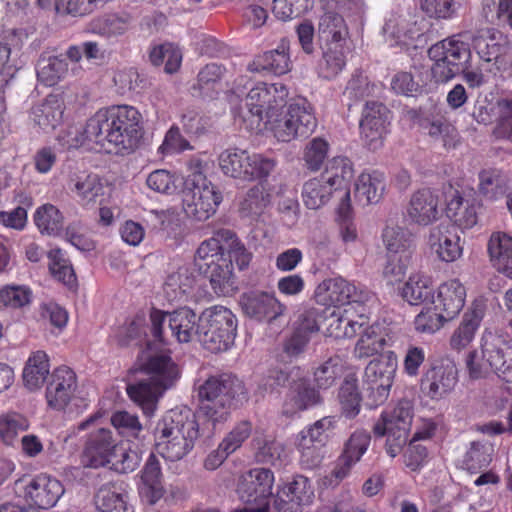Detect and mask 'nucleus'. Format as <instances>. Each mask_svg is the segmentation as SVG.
<instances>
[{"label":"nucleus","instance_id":"nucleus-1","mask_svg":"<svg viewBox=\"0 0 512 512\" xmlns=\"http://www.w3.org/2000/svg\"><path fill=\"white\" fill-rule=\"evenodd\" d=\"M141 114L132 106L120 105L99 110L84 128L71 126L67 130L66 144L78 147L85 141L105 146L113 145L119 150H133L141 136Z\"/></svg>","mask_w":512,"mask_h":512},{"label":"nucleus","instance_id":"nucleus-2","mask_svg":"<svg viewBox=\"0 0 512 512\" xmlns=\"http://www.w3.org/2000/svg\"><path fill=\"white\" fill-rule=\"evenodd\" d=\"M139 371L147 378L127 385L129 398L146 415H152L159 399L171 389L180 378L179 366L164 352L143 351L138 359Z\"/></svg>","mask_w":512,"mask_h":512},{"label":"nucleus","instance_id":"nucleus-3","mask_svg":"<svg viewBox=\"0 0 512 512\" xmlns=\"http://www.w3.org/2000/svg\"><path fill=\"white\" fill-rule=\"evenodd\" d=\"M198 395L197 413L202 423V434L210 438L229 419L232 400L245 398L246 389L236 376L224 373L209 377L200 385Z\"/></svg>","mask_w":512,"mask_h":512},{"label":"nucleus","instance_id":"nucleus-4","mask_svg":"<svg viewBox=\"0 0 512 512\" xmlns=\"http://www.w3.org/2000/svg\"><path fill=\"white\" fill-rule=\"evenodd\" d=\"M199 436V425L189 411L170 410L157 423L155 446L166 460L183 459L194 447Z\"/></svg>","mask_w":512,"mask_h":512},{"label":"nucleus","instance_id":"nucleus-5","mask_svg":"<svg viewBox=\"0 0 512 512\" xmlns=\"http://www.w3.org/2000/svg\"><path fill=\"white\" fill-rule=\"evenodd\" d=\"M466 366L473 379L492 370L504 381L512 382V346L497 336L486 335L482 338L481 356L475 351L470 352Z\"/></svg>","mask_w":512,"mask_h":512},{"label":"nucleus","instance_id":"nucleus-6","mask_svg":"<svg viewBox=\"0 0 512 512\" xmlns=\"http://www.w3.org/2000/svg\"><path fill=\"white\" fill-rule=\"evenodd\" d=\"M200 343L212 352L228 350L235 341L237 319L226 307L213 306L205 309L198 317Z\"/></svg>","mask_w":512,"mask_h":512},{"label":"nucleus","instance_id":"nucleus-7","mask_svg":"<svg viewBox=\"0 0 512 512\" xmlns=\"http://www.w3.org/2000/svg\"><path fill=\"white\" fill-rule=\"evenodd\" d=\"M428 56L433 61L432 78L436 83H446L465 71L471 51L468 43L454 35L432 45Z\"/></svg>","mask_w":512,"mask_h":512},{"label":"nucleus","instance_id":"nucleus-8","mask_svg":"<svg viewBox=\"0 0 512 512\" xmlns=\"http://www.w3.org/2000/svg\"><path fill=\"white\" fill-rule=\"evenodd\" d=\"M222 195L201 171H193L184 181L182 205L185 214L196 221H205L215 212Z\"/></svg>","mask_w":512,"mask_h":512},{"label":"nucleus","instance_id":"nucleus-9","mask_svg":"<svg viewBox=\"0 0 512 512\" xmlns=\"http://www.w3.org/2000/svg\"><path fill=\"white\" fill-rule=\"evenodd\" d=\"M196 313L188 308L181 307L173 312H163L153 309L150 313L151 332L159 343H168L165 328L171 332L179 343H188L195 337L200 341L199 321Z\"/></svg>","mask_w":512,"mask_h":512},{"label":"nucleus","instance_id":"nucleus-10","mask_svg":"<svg viewBox=\"0 0 512 512\" xmlns=\"http://www.w3.org/2000/svg\"><path fill=\"white\" fill-rule=\"evenodd\" d=\"M413 408L409 401H400L394 408L382 412L373 426L378 437L386 436V452L396 457L409 441Z\"/></svg>","mask_w":512,"mask_h":512},{"label":"nucleus","instance_id":"nucleus-11","mask_svg":"<svg viewBox=\"0 0 512 512\" xmlns=\"http://www.w3.org/2000/svg\"><path fill=\"white\" fill-rule=\"evenodd\" d=\"M219 165L227 176L254 180L269 176L276 162L273 158L262 154H249L248 151L241 149H227L220 154Z\"/></svg>","mask_w":512,"mask_h":512},{"label":"nucleus","instance_id":"nucleus-12","mask_svg":"<svg viewBox=\"0 0 512 512\" xmlns=\"http://www.w3.org/2000/svg\"><path fill=\"white\" fill-rule=\"evenodd\" d=\"M289 91L283 83H257L246 95L249 113L264 124L283 114L288 103Z\"/></svg>","mask_w":512,"mask_h":512},{"label":"nucleus","instance_id":"nucleus-13","mask_svg":"<svg viewBox=\"0 0 512 512\" xmlns=\"http://www.w3.org/2000/svg\"><path fill=\"white\" fill-rule=\"evenodd\" d=\"M77 377L72 369L61 366L55 369L46 388L48 405L57 410L69 406L70 412L79 413L86 409L88 403L85 399L76 397Z\"/></svg>","mask_w":512,"mask_h":512},{"label":"nucleus","instance_id":"nucleus-14","mask_svg":"<svg viewBox=\"0 0 512 512\" xmlns=\"http://www.w3.org/2000/svg\"><path fill=\"white\" fill-rule=\"evenodd\" d=\"M274 473L268 468H253L243 473L237 484V495L246 507L269 510L272 496Z\"/></svg>","mask_w":512,"mask_h":512},{"label":"nucleus","instance_id":"nucleus-15","mask_svg":"<svg viewBox=\"0 0 512 512\" xmlns=\"http://www.w3.org/2000/svg\"><path fill=\"white\" fill-rule=\"evenodd\" d=\"M397 370V357L389 351L373 359L364 371V383L370 391L375 405L386 401Z\"/></svg>","mask_w":512,"mask_h":512},{"label":"nucleus","instance_id":"nucleus-16","mask_svg":"<svg viewBox=\"0 0 512 512\" xmlns=\"http://www.w3.org/2000/svg\"><path fill=\"white\" fill-rule=\"evenodd\" d=\"M473 45L483 61L493 62L494 69L490 68L491 72L511 74L512 49L501 32L494 29L484 30L474 37Z\"/></svg>","mask_w":512,"mask_h":512},{"label":"nucleus","instance_id":"nucleus-17","mask_svg":"<svg viewBox=\"0 0 512 512\" xmlns=\"http://www.w3.org/2000/svg\"><path fill=\"white\" fill-rule=\"evenodd\" d=\"M370 292L356 287L343 278H331L321 282L314 293L316 302L322 306L364 303L370 299Z\"/></svg>","mask_w":512,"mask_h":512},{"label":"nucleus","instance_id":"nucleus-18","mask_svg":"<svg viewBox=\"0 0 512 512\" xmlns=\"http://www.w3.org/2000/svg\"><path fill=\"white\" fill-rule=\"evenodd\" d=\"M21 483L26 502L39 509L55 506L65 492L64 486L58 479L45 473L22 480Z\"/></svg>","mask_w":512,"mask_h":512},{"label":"nucleus","instance_id":"nucleus-19","mask_svg":"<svg viewBox=\"0 0 512 512\" xmlns=\"http://www.w3.org/2000/svg\"><path fill=\"white\" fill-rule=\"evenodd\" d=\"M389 117L390 111L383 103L366 101L359 126L362 139L369 149L376 150L382 146Z\"/></svg>","mask_w":512,"mask_h":512},{"label":"nucleus","instance_id":"nucleus-20","mask_svg":"<svg viewBox=\"0 0 512 512\" xmlns=\"http://www.w3.org/2000/svg\"><path fill=\"white\" fill-rule=\"evenodd\" d=\"M457 382L456 364L450 359H442L423 375L421 389L431 399H441L453 391Z\"/></svg>","mask_w":512,"mask_h":512},{"label":"nucleus","instance_id":"nucleus-21","mask_svg":"<svg viewBox=\"0 0 512 512\" xmlns=\"http://www.w3.org/2000/svg\"><path fill=\"white\" fill-rule=\"evenodd\" d=\"M313 498L311 481L297 475L278 489L274 505L278 512H302L305 506L313 502Z\"/></svg>","mask_w":512,"mask_h":512},{"label":"nucleus","instance_id":"nucleus-22","mask_svg":"<svg viewBox=\"0 0 512 512\" xmlns=\"http://www.w3.org/2000/svg\"><path fill=\"white\" fill-rule=\"evenodd\" d=\"M239 304L247 317L259 322L271 323L286 311V306L274 294L263 291L242 294Z\"/></svg>","mask_w":512,"mask_h":512},{"label":"nucleus","instance_id":"nucleus-23","mask_svg":"<svg viewBox=\"0 0 512 512\" xmlns=\"http://www.w3.org/2000/svg\"><path fill=\"white\" fill-rule=\"evenodd\" d=\"M321 177L334 188L335 194H339L340 204L338 213L347 216L351 211L349 181L353 177L351 162L346 157H334L326 164Z\"/></svg>","mask_w":512,"mask_h":512},{"label":"nucleus","instance_id":"nucleus-24","mask_svg":"<svg viewBox=\"0 0 512 512\" xmlns=\"http://www.w3.org/2000/svg\"><path fill=\"white\" fill-rule=\"evenodd\" d=\"M139 478L138 493L144 503L153 505L164 496L161 463L155 454L151 453L148 456Z\"/></svg>","mask_w":512,"mask_h":512},{"label":"nucleus","instance_id":"nucleus-25","mask_svg":"<svg viewBox=\"0 0 512 512\" xmlns=\"http://www.w3.org/2000/svg\"><path fill=\"white\" fill-rule=\"evenodd\" d=\"M370 442L371 436L368 432L357 430L352 433L345 442L343 452L332 475L339 481L344 479L349 474L351 468L360 461L367 451Z\"/></svg>","mask_w":512,"mask_h":512},{"label":"nucleus","instance_id":"nucleus-26","mask_svg":"<svg viewBox=\"0 0 512 512\" xmlns=\"http://www.w3.org/2000/svg\"><path fill=\"white\" fill-rule=\"evenodd\" d=\"M321 401L320 393L311 386L308 380H294L290 384L283 403L282 413L291 417L300 411H304L321 403Z\"/></svg>","mask_w":512,"mask_h":512},{"label":"nucleus","instance_id":"nucleus-27","mask_svg":"<svg viewBox=\"0 0 512 512\" xmlns=\"http://www.w3.org/2000/svg\"><path fill=\"white\" fill-rule=\"evenodd\" d=\"M439 198L430 189L415 192L407 207V217L411 223L427 226L439 217Z\"/></svg>","mask_w":512,"mask_h":512},{"label":"nucleus","instance_id":"nucleus-28","mask_svg":"<svg viewBox=\"0 0 512 512\" xmlns=\"http://www.w3.org/2000/svg\"><path fill=\"white\" fill-rule=\"evenodd\" d=\"M429 245L437 256L445 262H453L462 255L460 237L455 228L448 224H440L431 229Z\"/></svg>","mask_w":512,"mask_h":512},{"label":"nucleus","instance_id":"nucleus-29","mask_svg":"<svg viewBox=\"0 0 512 512\" xmlns=\"http://www.w3.org/2000/svg\"><path fill=\"white\" fill-rule=\"evenodd\" d=\"M466 297L464 286L457 280L451 279L438 288L437 299L432 300L438 310L443 312L446 320L454 319L462 310Z\"/></svg>","mask_w":512,"mask_h":512},{"label":"nucleus","instance_id":"nucleus-30","mask_svg":"<svg viewBox=\"0 0 512 512\" xmlns=\"http://www.w3.org/2000/svg\"><path fill=\"white\" fill-rule=\"evenodd\" d=\"M117 446L110 429L98 428L88 435L84 452L94 465H106L115 454Z\"/></svg>","mask_w":512,"mask_h":512},{"label":"nucleus","instance_id":"nucleus-31","mask_svg":"<svg viewBox=\"0 0 512 512\" xmlns=\"http://www.w3.org/2000/svg\"><path fill=\"white\" fill-rule=\"evenodd\" d=\"M63 102L58 95L50 94L31 108L30 118L43 131L54 130L62 121Z\"/></svg>","mask_w":512,"mask_h":512},{"label":"nucleus","instance_id":"nucleus-32","mask_svg":"<svg viewBox=\"0 0 512 512\" xmlns=\"http://www.w3.org/2000/svg\"><path fill=\"white\" fill-rule=\"evenodd\" d=\"M68 188L78 198L82 205L94 204L99 196L103 195V184L96 174L75 173L68 181Z\"/></svg>","mask_w":512,"mask_h":512},{"label":"nucleus","instance_id":"nucleus-33","mask_svg":"<svg viewBox=\"0 0 512 512\" xmlns=\"http://www.w3.org/2000/svg\"><path fill=\"white\" fill-rule=\"evenodd\" d=\"M95 504L101 512H133L128 504V493L122 484L102 486L95 496Z\"/></svg>","mask_w":512,"mask_h":512},{"label":"nucleus","instance_id":"nucleus-34","mask_svg":"<svg viewBox=\"0 0 512 512\" xmlns=\"http://www.w3.org/2000/svg\"><path fill=\"white\" fill-rule=\"evenodd\" d=\"M385 190L383 173H362L356 182L355 199L361 206L376 204L380 201Z\"/></svg>","mask_w":512,"mask_h":512},{"label":"nucleus","instance_id":"nucleus-35","mask_svg":"<svg viewBox=\"0 0 512 512\" xmlns=\"http://www.w3.org/2000/svg\"><path fill=\"white\" fill-rule=\"evenodd\" d=\"M248 69L253 72L270 71L276 75H283L290 71L291 60L287 53V46L282 42L275 50L267 51L257 56L249 64Z\"/></svg>","mask_w":512,"mask_h":512},{"label":"nucleus","instance_id":"nucleus-36","mask_svg":"<svg viewBox=\"0 0 512 512\" xmlns=\"http://www.w3.org/2000/svg\"><path fill=\"white\" fill-rule=\"evenodd\" d=\"M287 105L299 137H308L317 126L313 106L306 98L300 96L288 100Z\"/></svg>","mask_w":512,"mask_h":512},{"label":"nucleus","instance_id":"nucleus-37","mask_svg":"<svg viewBox=\"0 0 512 512\" xmlns=\"http://www.w3.org/2000/svg\"><path fill=\"white\" fill-rule=\"evenodd\" d=\"M488 251L497 270L512 279V237L501 232L492 234Z\"/></svg>","mask_w":512,"mask_h":512},{"label":"nucleus","instance_id":"nucleus-38","mask_svg":"<svg viewBox=\"0 0 512 512\" xmlns=\"http://www.w3.org/2000/svg\"><path fill=\"white\" fill-rule=\"evenodd\" d=\"M348 47L344 43L327 44L318 64V73L324 79H333L345 68Z\"/></svg>","mask_w":512,"mask_h":512},{"label":"nucleus","instance_id":"nucleus-39","mask_svg":"<svg viewBox=\"0 0 512 512\" xmlns=\"http://www.w3.org/2000/svg\"><path fill=\"white\" fill-rule=\"evenodd\" d=\"M447 217L460 229H470L477 223L476 205L456 193L447 203Z\"/></svg>","mask_w":512,"mask_h":512},{"label":"nucleus","instance_id":"nucleus-40","mask_svg":"<svg viewBox=\"0 0 512 512\" xmlns=\"http://www.w3.org/2000/svg\"><path fill=\"white\" fill-rule=\"evenodd\" d=\"M327 321V331L329 335L337 339L352 338L367 324V318L365 316L359 315L357 319H353L349 316L347 310L343 313L340 310H334L327 318Z\"/></svg>","mask_w":512,"mask_h":512},{"label":"nucleus","instance_id":"nucleus-41","mask_svg":"<svg viewBox=\"0 0 512 512\" xmlns=\"http://www.w3.org/2000/svg\"><path fill=\"white\" fill-rule=\"evenodd\" d=\"M434 288L431 279L423 274H413L404 284L401 296L411 305L428 304L432 302Z\"/></svg>","mask_w":512,"mask_h":512},{"label":"nucleus","instance_id":"nucleus-42","mask_svg":"<svg viewBox=\"0 0 512 512\" xmlns=\"http://www.w3.org/2000/svg\"><path fill=\"white\" fill-rule=\"evenodd\" d=\"M38 80L46 86H54L69 72L68 63L62 56L41 55L36 66Z\"/></svg>","mask_w":512,"mask_h":512},{"label":"nucleus","instance_id":"nucleus-43","mask_svg":"<svg viewBox=\"0 0 512 512\" xmlns=\"http://www.w3.org/2000/svg\"><path fill=\"white\" fill-rule=\"evenodd\" d=\"M49 359L44 351L33 352L23 370L24 385L29 390L39 389L49 374Z\"/></svg>","mask_w":512,"mask_h":512},{"label":"nucleus","instance_id":"nucleus-44","mask_svg":"<svg viewBox=\"0 0 512 512\" xmlns=\"http://www.w3.org/2000/svg\"><path fill=\"white\" fill-rule=\"evenodd\" d=\"M339 403L342 414L348 418H355L361 408L362 397L358 389V380L354 374H348L339 389Z\"/></svg>","mask_w":512,"mask_h":512},{"label":"nucleus","instance_id":"nucleus-45","mask_svg":"<svg viewBox=\"0 0 512 512\" xmlns=\"http://www.w3.org/2000/svg\"><path fill=\"white\" fill-rule=\"evenodd\" d=\"M334 193V188L320 175L304 183L302 199L307 208L318 209L325 205Z\"/></svg>","mask_w":512,"mask_h":512},{"label":"nucleus","instance_id":"nucleus-46","mask_svg":"<svg viewBox=\"0 0 512 512\" xmlns=\"http://www.w3.org/2000/svg\"><path fill=\"white\" fill-rule=\"evenodd\" d=\"M386 345L385 335L379 325H371L364 329L354 348L356 358L371 357L383 350Z\"/></svg>","mask_w":512,"mask_h":512},{"label":"nucleus","instance_id":"nucleus-47","mask_svg":"<svg viewBox=\"0 0 512 512\" xmlns=\"http://www.w3.org/2000/svg\"><path fill=\"white\" fill-rule=\"evenodd\" d=\"M133 22V16L129 13L110 14L98 20L94 29L104 37L115 38L127 33Z\"/></svg>","mask_w":512,"mask_h":512},{"label":"nucleus","instance_id":"nucleus-48","mask_svg":"<svg viewBox=\"0 0 512 512\" xmlns=\"http://www.w3.org/2000/svg\"><path fill=\"white\" fill-rule=\"evenodd\" d=\"M224 73L223 66L216 63L207 64L199 71L193 89L198 90L202 96L212 97L220 90V82Z\"/></svg>","mask_w":512,"mask_h":512},{"label":"nucleus","instance_id":"nucleus-49","mask_svg":"<svg viewBox=\"0 0 512 512\" xmlns=\"http://www.w3.org/2000/svg\"><path fill=\"white\" fill-rule=\"evenodd\" d=\"M319 33L327 44L331 42L346 44L348 29L341 15L327 12L320 18Z\"/></svg>","mask_w":512,"mask_h":512},{"label":"nucleus","instance_id":"nucleus-50","mask_svg":"<svg viewBox=\"0 0 512 512\" xmlns=\"http://www.w3.org/2000/svg\"><path fill=\"white\" fill-rule=\"evenodd\" d=\"M506 178L495 169L483 170L479 174V192L489 200H497L507 196Z\"/></svg>","mask_w":512,"mask_h":512},{"label":"nucleus","instance_id":"nucleus-51","mask_svg":"<svg viewBox=\"0 0 512 512\" xmlns=\"http://www.w3.org/2000/svg\"><path fill=\"white\" fill-rule=\"evenodd\" d=\"M149 60L154 66L165 64V72H176L182 61V53L171 43L155 45L149 52Z\"/></svg>","mask_w":512,"mask_h":512},{"label":"nucleus","instance_id":"nucleus-52","mask_svg":"<svg viewBox=\"0 0 512 512\" xmlns=\"http://www.w3.org/2000/svg\"><path fill=\"white\" fill-rule=\"evenodd\" d=\"M481 319L482 313L480 311L474 310L471 313H466L460 326L451 337L450 344L452 348L456 350L465 348L473 340Z\"/></svg>","mask_w":512,"mask_h":512},{"label":"nucleus","instance_id":"nucleus-53","mask_svg":"<svg viewBox=\"0 0 512 512\" xmlns=\"http://www.w3.org/2000/svg\"><path fill=\"white\" fill-rule=\"evenodd\" d=\"M34 221L42 234L57 235L63 227V216L52 204L39 207L35 212Z\"/></svg>","mask_w":512,"mask_h":512},{"label":"nucleus","instance_id":"nucleus-54","mask_svg":"<svg viewBox=\"0 0 512 512\" xmlns=\"http://www.w3.org/2000/svg\"><path fill=\"white\" fill-rule=\"evenodd\" d=\"M48 259L49 270L55 279L68 286H73L76 283L74 269L61 249H51L48 253Z\"/></svg>","mask_w":512,"mask_h":512},{"label":"nucleus","instance_id":"nucleus-55","mask_svg":"<svg viewBox=\"0 0 512 512\" xmlns=\"http://www.w3.org/2000/svg\"><path fill=\"white\" fill-rule=\"evenodd\" d=\"M199 273L209 280L215 294L225 295L229 292L232 285V271L230 266L226 263V260H222L221 263H216L210 266L209 269L200 271Z\"/></svg>","mask_w":512,"mask_h":512},{"label":"nucleus","instance_id":"nucleus-56","mask_svg":"<svg viewBox=\"0 0 512 512\" xmlns=\"http://www.w3.org/2000/svg\"><path fill=\"white\" fill-rule=\"evenodd\" d=\"M193 278L186 268H179L166 278L164 290L171 300H181L191 289Z\"/></svg>","mask_w":512,"mask_h":512},{"label":"nucleus","instance_id":"nucleus-57","mask_svg":"<svg viewBox=\"0 0 512 512\" xmlns=\"http://www.w3.org/2000/svg\"><path fill=\"white\" fill-rule=\"evenodd\" d=\"M329 143L320 137L313 138L306 144L303 160L311 171H318L328 157Z\"/></svg>","mask_w":512,"mask_h":512},{"label":"nucleus","instance_id":"nucleus-58","mask_svg":"<svg viewBox=\"0 0 512 512\" xmlns=\"http://www.w3.org/2000/svg\"><path fill=\"white\" fill-rule=\"evenodd\" d=\"M428 134L436 140H441L443 146L447 149L455 148L459 143V133L457 129L447 120L436 119L426 126Z\"/></svg>","mask_w":512,"mask_h":512},{"label":"nucleus","instance_id":"nucleus-59","mask_svg":"<svg viewBox=\"0 0 512 512\" xmlns=\"http://www.w3.org/2000/svg\"><path fill=\"white\" fill-rule=\"evenodd\" d=\"M221 249L222 247L218 245L216 240L208 239L202 242L196 251L194 260L198 271L207 270L210 266L224 260L222 258L224 252Z\"/></svg>","mask_w":512,"mask_h":512},{"label":"nucleus","instance_id":"nucleus-60","mask_svg":"<svg viewBox=\"0 0 512 512\" xmlns=\"http://www.w3.org/2000/svg\"><path fill=\"white\" fill-rule=\"evenodd\" d=\"M28 420L15 412L6 413L0 416V437L7 445L12 444L18 432L28 428Z\"/></svg>","mask_w":512,"mask_h":512},{"label":"nucleus","instance_id":"nucleus-61","mask_svg":"<svg viewBox=\"0 0 512 512\" xmlns=\"http://www.w3.org/2000/svg\"><path fill=\"white\" fill-rule=\"evenodd\" d=\"M269 195L261 185H255L248 190L240 203V212L243 216L258 215L269 203Z\"/></svg>","mask_w":512,"mask_h":512},{"label":"nucleus","instance_id":"nucleus-62","mask_svg":"<svg viewBox=\"0 0 512 512\" xmlns=\"http://www.w3.org/2000/svg\"><path fill=\"white\" fill-rule=\"evenodd\" d=\"M446 316L440 310L432 306L425 307L415 318L414 324L417 331L423 333H434L439 330L444 322H447Z\"/></svg>","mask_w":512,"mask_h":512},{"label":"nucleus","instance_id":"nucleus-63","mask_svg":"<svg viewBox=\"0 0 512 512\" xmlns=\"http://www.w3.org/2000/svg\"><path fill=\"white\" fill-rule=\"evenodd\" d=\"M257 451L256 460L260 463L276 465L282 460L284 455V446L275 439H255Z\"/></svg>","mask_w":512,"mask_h":512},{"label":"nucleus","instance_id":"nucleus-64","mask_svg":"<svg viewBox=\"0 0 512 512\" xmlns=\"http://www.w3.org/2000/svg\"><path fill=\"white\" fill-rule=\"evenodd\" d=\"M32 291L27 286L12 285L0 289V303L6 307L23 308L30 304Z\"/></svg>","mask_w":512,"mask_h":512}]
</instances>
